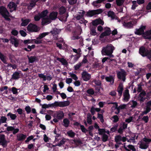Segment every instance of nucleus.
<instances>
[{"mask_svg": "<svg viewBox=\"0 0 151 151\" xmlns=\"http://www.w3.org/2000/svg\"><path fill=\"white\" fill-rule=\"evenodd\" d=\"M7 118L5 116H1L0 119V123H4L6 122Z\"/></svg>", "mask_w": 151, "mask_h": 151, "instance_id": "nucleus-57", "label": "nucleus"}, {"mask_svg": "<svg viewBox=\"0 0 151 151\" xmlns=\"http://www.w3.org/2000/svg\"><path fill=\"white\" fill-rule=\"evenodd\" d=\"M19 73L18 72H15L12 75V78L16 80L19 79Z\"/></svg>", "mask_w": 151, "mask_h": 151, "instance_id": "nucleus-30", "label": "nucleus"}, {"mask_svg": "<svg viewBox=\"0 0 151 151\" xmlns=\"http://www.w3.org/2000/svg\"><path fill=\"white\" fill-rule=\"evenodd\" d=\"M127 124L124 122H122L121 123L120 127L124 129L127 128Z\"/></svg>", "mask_w": 151, "mask_h": 151, "instance_id": "nucleus-56", "label": "nucleus"}, {"mask_svg": "<svg viewBox=\"0 0 151 151\" xmlns=\"http://www.w3.org/2000/svg\"><path fill=\"white\" fill-rule=\"evenodd\" d=\"M123 90V87L122 83H120L119 85L117 88V91L119 95L121 96L122 94V91Z\"/></svg>", "mask_w": 151, "mask_h": 151, "instance_id": "nucleus-25", "label": "nucleus"}, {"mask_svg": "<svg viewBox=\"0 0 151 151\" xmlns=\"http://www.w3.org/2000/svg\"><path fill=\"white\" fill-rule=\"evenodd\" d=\"M108 15L109 17H111L112 19H114L115 16L114 13L111 11H109L108 12Z\"/></svg>", "mask_w": 151, "mask_h": 151, "instance_id": "nucleus-45", "label": "nucleus"}, {"mask_svg": "<svg viewBox=\"0 0 151 151\" xmlns=\"http://www.w3.org/2000/svg\"><path fill=\"white\" fill-rule=\"evenodd\" d=\"M68 139H66L63 138L58 144H56V145L58 146H61V145L64 144L65 142H66Z\"/></svg>", "mask_w": 151, "mask_h": 151, "instance_id": "nucleus-36", "label": "nucleus"}, {"mask_svg": "<svg viewBox=\"0 0 151 151\" xmlns=\"http://www.w3.org/2000/svg\"><path fill=\"white\" fill-rule=\"evenodd\" d=\"M26 135L22 134H19L17 135V139L19 141L24 140L26 138Z\"/></svg>", "mask_w": 151, "mask_h": 151, "instance_id": "nucleus-24", "label": "nucleus"}, {"mask_svg": "<svg viewBox=\"0 0 151 151\" xmlns=\"http://www.w3.org/2000/svg\"><path fill=\"white\" fill-rule=\"evenodd\" d=\"M7 116H9L12 120H15L17 117L16 114H12L10 112L7 114Z\"/></svg>", "mask_w": 151, "mask_h": 151, "instance_id": "nucleus-37", "label": "nucleus"}, {"mask_svg": "<svg viewBox=\"0 0 151 151\" xmlns=\"http://www.w3.org/2000/svg\"><path fill=\"white\" fill-rule=\"evenodd\" d=\"M0 58L4 63H6V61L5 57L2 55L0 52Z\"/></svg>", "mask_w": 151, "mask_h": 151, "instance_id": "nucleus-54", "label": "nucleus"}, {"mask_svg": "<svg viewBox=\"0 0 151 151\" xmlns=\"http://www.w3.org/2000/svg\"><path fill=\"white\" fill-rule=\"evenodd\" d=\"M58 14V12H53L50 13L49 17L44 18L42 19V24L45 25L50 23L52 20H54L57 18Z\"/></svg>", "mask_w": 151, "mask_h": 151, "instance_id": "nucleus-2", "label": "nucleus"}, {"mask_svg": "<svg viewBox=\"0 0 151 151\" xmlns=\"http://www.w3.org/2000/svg\"><path fill=\"white\" fill-rule=\"evenodd\" d=\"M114 0H108V1L111 2L112 1ZM124 0H116V4L117 5L120 6L122 5L123 3Z\"/></svg>", "mask_w": 151, "mask_h": 151, "instance_id": "nucleus-32", "label": "nucleus"}, {"mask_svg": "<svg viewBox=\"0 0 151 151\" xmlns=\"http://www.w3.org/2000/svg\"><path fill=\"white\" fill-rule=\"evenodd\" d=\"M123 145L124 148L127 151H130V150H132V151H136V150L134 146L132 145H126L125 143H124Z\"/></svg>", "mask_w": 151, "mask_h": 151, "instance_id": "nucleus-17", "label": "nucleus"}, {"mask_svg": "<svg viewBox=\"0 0 151 151\" xmlns=\"http://www.w3.org/2000/svg\"><path fill=\"white\" fill-rule=\"evenodd\" d=\"M104 32L101 35L100 37V38H103L104 37L109 35L111 33V31L110 28L106 27L104 28Z\"/></svg>", "mask_w": 151, "mask_h": 151, "instance_id": "nucleus-11", "label": "nucleus"}, {"mask_svg": "<svg viewBox=\"0 0 151 151\" xmlns=\"http://www.w3.org/2000/svg\"><path fill=\"white\" fill-rule=\"evenodd\" d=\"M147 96L146 93L144 91H142L138 95V100L140 103L143 102L147 98Z\"/></svg>", "mask_w": 151, "mask_h": 151, "instance_id": "nucleus-8", "label": "nucleus"}, {"mask_svg": "<svg viewBox=\"0 0 151 151\" xmlns=\"http://www.w3.org/2000/svg\"><path fill=\"white\" fill-rule=\"evenodd\" d=\"M92 116L90 113H88L87 115V121L89 124H92Z\"/></svg>", "mask_w": 151, "mask_h": 151, "instance_id": "nucleus-31", "label": "nucleus"}, {"mask_svg": "<svg viewBox=\"0 0 151 151\" xmlns=\"http://www.w3.org/2000/svg\"><path fill=\"white\" fill-rule=\"evenodd\" d=\"M98 131V134L100 135H103L106 133L108 134H109V130H106V129H104L99 128Z\"/></svg>", "mask_w": 151, "mask_h": 151, "instance_id": "nucleus-22", "label": "nucleus"}, {"mask_svg": "<svg viewBox=\"0 0 151 151\" xmlns=\"http://www.w3.org/2000/svg\"><path fill=\"white\" fill-rule=\"evenodd\" d=\"M9 41L12 44L14 45V46L17 47L19 45V41L18 40L14 37H12L9 39Z\"/></svg>", "mask_w": 151, "mask_h": 151, "instance_id": "nucleus-16", "label": "nucleus"}, {"mask_svg": "<svg viewBox=\"0 0 151 151\" xmlns=\"http://www.w3.org/2000/svg\"><path fill=\"white\" fill-rule=\"evenodd\" d=\"M22 22L21 24V25L23 26H25L27 25L28 23L31 21L30 19H27L25 20H24L23 19H22Z\"/></svg>", "mask_w": 151, "mask_h": 151, "instance_id": "nucleus-29", "label": "nucleus"}, {"mask_svg": "<svg viewBox=\"0 0 151 151\" xmlns=\"http://www.w3.org/2000/svg\"><path fill=\"white\" fill-rule=\"evenodd\" d=\"M139 52L142 56H147L150 59H151V50L149 51L146 50L144 47H142L140 48Z\"/></svg>", "mask_w": 151, "mask_h": 151, "instance_id": "nucleus-5", "label": "nucleus"}, {"mask_svg": "<svg viewBox=\"0 0 151 151\" xmlns=\"http://www.w3.org/2000/svg\"><path fill=\"white\" fill-rule=\"evenodd\" d=\"M143 36L145 38L151 39V30L145 32L143 34Z\"/></svg>", "mask_w": 151, "mask_h": 151, "instance_id": "nucleus-21", "label": "nucleus"}, {"mask_svg": "<svg viewBox=\"0 0 151 151\" xmlns=\"http://www.w3.org/2000/svg\"><path fill=\"white\" fill-rule=\"evenodd\" d=\"M133 137H132V138H130L129 139H128L127 141L128 142H131L132 141V142H134L135 139H137L138 137V135L136 136V134H133Z\"/></svg>", "mask_w": 151, "mask_h": 151, "instance_id": "nucleus-42", "label": "nucleus"}, {"mask_svg": "<svg viewBox=\"0 0 151 151\" xmlns=\"http://www.w3.org/2000/svg\"><path fill=\"white\" fill-rule=\"evenodd\" d=\"M63 125L66 127H68L70 122L67 119H65L63 120Z\"/></svg>", "mask_w": 151, "mask_h": 151, "instance_id": "nucleus-40", "label": "nucleus"}, {"mask_svg": "<svg viewBox=\"0 0 151 151\" xmlns=\"http://www.w3.org/2000/svg\"><path fill=\"white\" fill-rule=\"evenodd\" d=\"M48 13L47 10H46L43 11L41 14H40V16L41 18H43L45 17Z\"/></svg>", "mask_w": 151, "mask_h": 151, "instance_id": "nucleus-47", "label": "nucleus"}, {"mask_svg": "<svg viewBox=\"0 0 151 151\" xmlns=\"http://www.w3.org/2000/svg\"><path fill=\"white\" fill-rule=\"evenodd\" d=\"M90 34L93 36L97 35L98 33L96 32L95 28H92L91 29Z\"/></svg>", "mask_w": 151, "mask_h": 151, "instance_id": "nucleus-39", "label": "nucleus"}, {"mask_svg": "<svg viewBox=\"0 0 151 151\" xmlns=\"http://www.w3.org/2000/svg\"><path fill=\"white\" fill-rule=\"evenodd\" d=\"M102 12L103 10L100 9L96 10L90 11L87 12L86 15L88 17H91L96 14H100Z\"/></svg>", "mask_w": 151, "mask_h": 151, "instance_id": "nucleus-9", "label": "nucleus"}, {"mask_svg": "<svg viewBox=\"0 0 151 151\" xmlns=\"http://www.w3.org/2000/svg\"><path fill=\"white\" fill-rule=\"evenodd\" d=\"M57 85L56 84H53L52 88V89L54 92H56L58 94H60V92L57 91Z\"/></svg>", "mask_w": 151, "mask_h": 151, "instance_id": "nucleus-52", "label": "nucleus"}, {"mask_svg": "<svg viewBox=\"0 0 151 151\" xmlns=\"http://www.w3.org/2000/svg\"><path fill=\"white\" fill-rule=\"evenodd\" d=\"M81 75L83 80L85 81H88L91 78V75L86 71L83 72L82 73Z\"/></svg>", "mask_w": 151, "mask_h": 151, "instance_id": "nucleus-14", "label": "nucleus"}, {"mask_svg": "<svg viewBox=\"0 0 151 151\" xmlns=\"http://www.w3.org/2000/svg\"><path fill=\"white\" fill-rule=\"evenodd\" d=\"M82 65V63L81 62L78 63L74 66L75 69L76 70H78L80 68Z\"/></svg>", "mask_w": 151, "mask_h": 151, "instance_id": "nucleus-55", "label": "nucleus"}, {"mask_svg": "<svg viewBox=\"0 0 151 151\" xmlns=\"http://www.w3.org/2000/svg\"><path fill=\"white\" fill-rule=\"evenodd\" d=\"M4 147H5L7 144L6 141L4 140V135H1L0 137V143Z\"/></svg>", "mask_w": 151, "mask_h": 151, "instance_id": "nucleus-27", "label": "nucleus"}, {"mask_svg": "<svg viewBox=\"0 0 151 151\" xmlns=\"http://www.w3.org/2000/svg\"><path fill=\"white\" fill-rule=\"evenodd\" d=\"M105 79L107 81L110 82L111 84H113L114 83V78L112 76L105 77Z\"/></svg>", "mask_w": 151, "mask_h": 151, "instance_id": "nucleus-28", "label": "nucleus"}, {"mask_svg": "<svg viewBox=\"0 0 151 151\" xmlns=\"http://www.w3.org/2000/svg\"><path fill=\"white\" fill-rule=\"evenodd\" d=\"M49 33L48 32H44L42 34H40L39 35L38 37L39 38L41 39L45 37L46 35H48Z\"/></svg>", "mask_w": 151, "mask_h": 151, "instance_id": "nucleus-41", "label": "nucleus"}, {"mask_svg": "<svg viewBox=\"0 0 151 151\" xmlns=\"http://www.w3.org/2000/svg\"><path fill=\"white\" fill-rule=\"evenodd\" d=\"M102 141L104 142H105L107 141L108 139V136L106 134L102 135Z\"/></svg>", "mask_w": 151, "mask_h": 151, "instance_id": "nucleus-51", "label": "nucleus"}, {"mask_svg": "<svg viewBox=\"0 0 151 151\" xmlns=\"http://www.w3.org/2000/svg\"><path fill=\"white\" fill-rule=\"evenodd\" d=\"M137 2L136 1H133L132 2L133 5L132 6V9H134L137 6Z\"/></svg>", "mask_w": 151, "mask_h": 151, "instance_id": "nucleus-63", "label": "nucleus"}, {"mask_svg": "<svg viewBox=\"0 0 151 151\" xmlns=\"http://www.w3.org/2000/svg\"><path fill=\"white\" fill-rule=\"evenodd\" d=\"M70 104V102L68 101H55L54 103V106H59L60 107H63L68 106Z\"/></svg>", "mask_w": 151, "mask_h": 151, "instance_id": "nucleus-7", "label": "nucleus"}, {"mask_svg": "<svg viewBox=\"0 0 151 151\" xmlns=\"http://www.w3.org/2000/svg\"><path fill=\"white\" fill-rule=\"evenodd\" d=\"M57 60L60 62L63 65H66L68 64L67 61L63 58H57Z\"/></svg>", "mask_w": 151, "mask_h": 151, "instance_id": "nucleus-34", "label": "nucleus"}, {"mask_svg": "<svg viewBox=\"0 0 151 151\" xmlns=\"http://www.w3.org/2000/svg\"><path fill=\"white\" fill-rule=\"evenodd\" d=\"M111 119L114 122H117L119 120V118L117 115H115L112 116Z\"/></svg>", "mask_w": 151, "mask_h": 151, "instance_id": "nucleus-48", "label": "nucleus"}, {"mask_svg": "<svg viewBox=\"0 0 151 151\" xmlns=\"http://www.w3.org/2000/svg\"><path fill=\"white\" fill-rule=\"evenodd\" d=\"M69 74L70 75V76L75 81H76L78 79V77L77 76L73 73H69Z\"/></svg>", "mask_w": 151, "mask_h": 151, "instance_id": "nucleus-38", "label": "nucleus"}, {"mask_svg": "<svg viewBox=\"0 0 151 151\" xmlns=\"http://www.w3.org/2000/svg\"><path fill=\"white\" fill-rule=\"evenodd\" d=\"M33 40L35 43L36 44H40L42 42V40L40 38H39L38 37L36 39L33 40Z\"/></svg>", "mask_w": 151, "mask_h": 151, "instance_id": "nucleus-44", "label": "nucleus"}, {"mask_svg": "<svg viewBox=\"0 0 151 151\" xmlns=\"http://www.w3.org/2000/svg\"><path fill=\"white\" fill-rule=\"evenodd\" d=\"M126 76V72L124 70H122L121 71L118 72L117 73V76L118 78L122 80L124 82L125 81Z\"/></svg>", "mask_w": 151, "mask_h": 151, "instance_id": "nucleus-10", "label": "nucleus"}, {"mask_svg": "<svg viewBox=\"0 0 151 151\" xmlns=\"http://www.w3.org/2000/svg\"><path fill=\"white\" fill-rule=\"evenodd\" d=\"M115 140L116 143L119 142L122 140V137L120 135H117L115 137Z\"/></svg>", "mask_w": 151, "mask_h": 151, "instance_id": "nucleus-50", "label": "nucleus"}, {"mask_svg": "<svg viewBox=\"0 0 151 151\" xmlns=\"http://www.w3.org/2000/svg\"><path fill=\"white\" fill-rule=\"evenodd\" d=\"M38 1V0H30L29 3L27 5V9L29 10L32 9L35 7Z\"/></svg>", "mask_w": 151, "mask_h": 151, "instance_id": "nucleus-15", "label": "nucleus"}, {"mask_svg": "<svg viewBox=\"0 0 151 151\" xmlns=\"http://www.w3.org/2000/svg\"><path fill=\"white\" fill-rule=\"evenodd\" d=\"M0 13L6 20L8 21L10 20L9 17H11V16H9V12L5 7L1 6L0 7Z\"/></svg>", "mask_w": 151, "mask_h": 151, "instance_id": "nucleus-3", "label": "nucleus"}, {"mask_svg": "<svg viewBox=\"0 0 151 151\" xmlns=\"http://www.w3.org/2000/svg\"><path fill=\"white\" fill-rule=\"evenodd\" d=\"M27 29L28 31L31 32H37L39 30L36 25L32 24H30L28 26Z\"/></svg>", "mask_w": 151, "mask_h": 151, "instance_id": "nucleus-12", "label": "nucleus"}, {"mask_svg": "<svg viewBox=\"0 0 151 151\" xmlns=\"http://www.w3.org/2000/svg\"><path fill=\"white\" fill-rule=\"evenodd\" d=\"M85 12L83 10H80L79 12L78 13L76 16L75 17L76 19L78 20L83 19L85 14Z\"/></svg>", "mask_w": 151, "mask_h": 151, "instance_id": "nucleus-18", "label": "nucleus"}, {"mask_svg": "<svg viewBox=\"0 0 151 151\" xmlns=\"http://www.w3.org/2000/svg\"><path fill=\"white\" fill-rule=\"evenodd\" d=\"M66 11L65 8L63 6L60 7L59 9L60 13V14H63Z\"/></svg>", "mask_w": 151, "mask_h": 151, "instance_id": "nucleus-53", "label": "nucleus"}, {"mask_svg": "<svg viewBox=\"0 0 151 151\" xmlns=\"http://www.w3.org/2000/svg\"><path fill=\"white\" fill-rule=\"evenodd\" d=\"M51 106H54V103L51 104H44L42 106V108L43 109H46Z\"/></svg>", "mask_w": 151, "mask_h": 151, "instance_id": "nucleus-43", "label": "nucleus"}, {"mask_svg": "<svg viewBox=\"0 0 151 151\" xmlns=\"http://www.w3.org/2000/svg\"><path fill=\"white\" fill-rule=\"evenodd\" d=\"M67 134L69 137H73L75 135V133L72 130H70L68 132Z\"/></svg>", "mask_w": 151, "mask_h": 151, "instance_id": "nucleus-49", "label": "nucleus"}, {"mask_svg": "<svg viewBox=\"0 0 151 151\" xmlns=\"http://www.w3.org/2000/svg\"><path fill=\"white\" fill-rule=\"evenodd\" d=\"M142 120L144 121L145 123L148 122L149 120V118L148 116H144L142 118Z\"/></svg>", "mask_w": 151, "mask_h": 151, "instance_id": "nucleus-64", "label": "nucleus"}, {"mask_svg": "<svg viewBox=\"0 0 151 151\" xmlns=\"http://www.w3.org/2000/svg\"><path fill=\"white\" fill-rule=\"evenodd\" d=\"M124 100L126 101H127L129 98V90L127 89L125 91L124 93Z\"/></svg>", "mask_w": 151, "mask_h": 151, "instance_id": "nucleus-23", "label": "nucleus"}, {"mask_svg": "<svg viewBox=\"0 0 151 151\" xmlns=\"http://www.w3.org/2000/svg\"><path fill=\"white\" fill-rule=\"evenodd\" d=\"M41 18V17L40 16V14L39 13L38 15L35 16L34 17V19L36 21H38L40 20Z\"/></svg>", "mask_w": 151, "mask_h": 151, "instance_id": "nucleus-59", "label": "nucleus"}, {"mask_svg": "<svg viewBox=\"0 0 151 151\" xmlns=\"http://www.w3.org/2000/svg\"><path fill=\"white\" fill-rule=\"evenodd\" d=\"M144 139H146V138H143L138 143L139 145V147L141 149H145L148 147L149 143L147 141L144 140Z\"/></svg>", "mask_w": 151, "mask_h": 151, "instance_id": "nucleus-6", "label": "nucleus"}, {"mask_svg": "<svg viewBox=\"0 0 151 151\" xmlns=\"http://www.w3.org/2000/svg\"><path fill=\"white\" fill-rule=\"evenodd\" d=\"M146 26H141V27L139 29H137L135 32L136 34L140 35L142 34L145 29Z\"/></svg>", "mask_w": 151, "mask_h": 151, "instance_id": "nucleus-19", "label": "nucleus"}, {"mask_svg": "<svg viewBox=\"0 0 151 151\" xmlns=\"http://www.w3.org/2000/svg\"><path fill=\"white\" fill-rule=\"evenodd\" d=\"M29 62L31 63H33L36 60H37V58L35 56H31L28 57Z\"/></svg>", "mask_w": 151, "mask_h": 151, "instance_id": "nucleus-35", "label": "nucleus"}, {"mask_svg": "<svg viewBox=\"0 0 151 151\" xmlns=\"http://www.w3.org/2000/svg\"><path fill=\"white\" fill-rule=\"evenodd\" d=\"M75 114L74 113L69 112L68 114V118L69 119L71 120H73L72 116L73 115Z\"/></svg>", "mask_w": 151, "mask_h": 151, "instance_id": "nucleus-62", "label": "nucleus"}, {"mask_svg": "<svg viewBox=\"0 0 151 151\" xmlns=\"http://www.w3.org/2000/svg\"><path fill=\"white\" fill-rule=\"evenodd\" d=\"M126 106V105L125 104H122L120 105L119 107H117L116 109L118 111L115 112L116 114H118L119 112V111L120 109H124Z\"/></svg>", "mask_w": 151, "mask_h": 151, "instance_id": "nucleus-33", "label": "nucleus"}, {"mask_svg": "<svg viewBox=\"0 0 151 151\" xmlns=\"http://www.w3.org/2000/svg\"><path fill=\"white\" fill-rule=\"evenodd\" d=\"M130 105H131V107L132 108L135 107L137 105V103L136 101L132 100L130 102Z\"/></svg>", "mask_w": 151, "mask_h": 151, "instance_id": "nucleus-46", "label": "nucleus"}, {"mask_svg": "<svg viewBox=\"0 0 151 151\" xmlns=\"http://www.w3.org/2000/svg\"><path fill=\"white\" fill-rule=\"evenodd\" d=\"M92 24L94 26H96L99 24L103 25L104 24V22L101 19H98L93 21L92 22Z\"/></svg>", "mask_w": 151, "mask_h": 151, "instance_id": "nucleus-20", "label": "nucleus"}, {"mask_svg": "<svg viewBox=\"0 0 151 151\" xmlns=\"http://www.w3.org/2000/svg\"><path fill=\"white\" fill-rule=\"evenodd\" d=\"M124 21L122 22L123 26L127 28H131L136 24L137 22L136 19H134L132 21L127 22L125 17L123 18Z\"/></svg>", "mask_w": 151, "mask_h": 151, "instance_id": "nucleus-4", "label": "nucleus"}, {"mask_svg": "<svg viewBox=\"0 0 151 151\" xmlns=\"http://www.w3.org/2000/svg\"><path fill=\"white\" fill-rule=\"evenodd\" d=\"M38 76L39 77L43 79V80L45 81L46 80V76L43 74H38Z\"/></svg>", "mask_w": 151, "mask_h": 151, "instance_id": "nucleus-61", "label": "nucleus"}, {"mask_svg": "<svg viewBox=\"0 0 151 151\" xmlns=\"http://www.w3.org/2000/svg\"><path fill=\"white\" fill-rule=\"evenodd\" d=\"M8 6L10 9L13 10H15L16 9L17 5L14 3L11 2L9 3Z\"/></svg>", "mask_w": 151, "mask_h": 151, "instance_id": "nucleus-26", "label": "nucleus"}, {"mask_svg": "<svg viewBox=\"0 0 151 151\" xmlns=\"http://www.w3.org/2000/svg\"><path fill=\"white\" fill-rule=\"evenodd\" d=\"M115 47L111 44L103 47L101 50V54L103 55L109 56L110 58H114V56L112 54Z\"/></svg>", "mask_w": 151, "mask_h": 151, "instance_id": "nucleus-1", "label": "nucleus"}, {"mask_svg": "<svg viewBox=\"0 0 151 151\" xmlns=\"http://www.w3.org/2000/svg\"><path fill=\"white\" fill-rule=\"evenodd\" d=\"M97 118L100 119L101 122L103 123L104 122V120L103 119V117L102 114L98 113V114Z\"/></svg>", "mask_w": 151, "mask_h": 151, "instance_id": "nucleus-58", "label": "nucleus"}, {"mask_svg": "<svg viewBox=\"0 0 151 151\" xmlns=\"http://www.w3.org/2000/svg\"><path fill=\"white\" fill-rule=\"evenodd\" d=\"M87 92L89 94L93 95L94 93V91L92 88H90L87 91Z\"/></svg>", "mask_w": 151, "mask_h": 151, "instance_id": "nucleus-60", "label": "nucleus"}, {"mask_svg": "<svg viewBox=\"0 0 151 151\" xmlns=\"http://www.w3.org/2000/svg\"><path fill=\"white\" fill-rule=\"evenodd\" d=\"M64 114L63 112L62 111H59L56 112L54 114L53 116L54 117H56L58 119H62L64 117Z\"/></svg>", "mask_w": 151, "mask_h": 151, "instance_id": "nucleus-13", "label": "nucleus"}]
</instances>
